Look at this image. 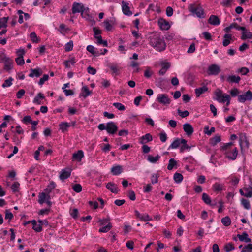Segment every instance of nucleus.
<instances>
[{"mask_svg":"<svg viewBox=\"0 0 252 252\" xmlns=\"http://www.w3.org/2000/svg\"><path fill=\"white\" fill-rule=\"evenodd\" d=\"M112 225L111 223L110 222H109L106 226L101 228L99 229V231L100 232H107L108 231H109L112 228Z\"/></svg>","mask_w":252,"mask_h":252,"instance_id":"c03bdc74","label":"nucleus"},{"mask_svg":"<svg viewBox=\"0 0 252 252\" xmlns=\"http://www.w3.org/2000/svg\"><path fill=\"white\" fill-rule=\"evenodd\" d=\"M232 35L230 34L226 33L223 36V45L224 47L227 46L232 41Z\"/></svg>","mask_w":252,"mask_h":252,"instance_id":"a211bd4d","label":"nucleus"},{"mask_svg":"<svg viewBox=\"0 0 252 252\" xmlns=\"http://www.w3.org/2000/svg\"><path fill=\"white\" fill-rule=\"evenodd\" d=\"M249 72V70L248 68L243 67L241 68H239L236 71L237 73H241L242 75H246Z\"/></svg>","mask_w":252,"mask_h":252,"instance_id":"de8ad7c7","label":"nucleus"},{"mask_svg":"<svg viewBox=\"0 0 252 252\" xmlns=\"http://www.w3.org/2000/svg\"><path fill=\"white\" fill-rule=\"evenodd\" d=\"M38 202L40 204H42L45 202L46 198H47L46 194L44 192L40 193L38 195Z\"/></svg>","mask_w":252,"mask_h":252,"instance_id":"4c0bfd02","label":"nucleus"},{"mask_svg":"<svg viewBox=\"0 0 252 252\" xmlns=\"http://www.w3.org/2000/svg\"><path fill=\"white\" fill-rule=\"evenodd\" d=\"M188 9L189 11L193 15H196L197 17L199 18L204 17L203 9L200 4L196 3L190 4L189 5Z\"/></svg>","mask_w":252,"mask_h":252,"instance_id":"f03ea898","label":"nucleus"},{"mask_svg":"<svg viewBox=\"0 0 252 252\" xmlns=\"http://www.w3.org/2000/svg\"><path fill=\"white\" fill-rule=\"evenodd\" d=\"M177 165V162L174 158H171L169 161L167 169L169 170H171L174 167H176Z\"/></svg>","mask_w":252,"mask_h":252,"instance_id":"2f4dec72","label":"nucleus"},{"mask_svg":"<svg viewBox=\"0 0 252 252\" xmlns=\"http://www.w3.org/2000/svg\"><path fill=\"white\" fill-rule=\"evenodd\" d=\"M220 136L216 135L210 139V144L212 146H215L218 143L220 142Z\"/></svg>","mask_w":252,"mask_h":252,"instance_id":"c9c22d12","label":"nucleus"},{"mask_svg":"<svg viewBox=\"0 0 252 252\" xmlns=\"http://www.w3.org/2000/svg\"><path fill=\"white\" fill-rule=\"evenodd\" d=\"M13 80V79L11 77H9L8 79L4 81V83L2 85V87L3 88H5L11 86L12 84V81Z\"/></svg>","mask_w":252,"mask_h":252,"instance_id":"79ce46f5","label":"nucleus"},{"mask_svg":"<svg viewBox=\"0 0 252 252\" xmlns=\"http://www.w3.org/2000/svg\"><path fill=\"white\" fill-rule=\"evenodd\" d=\"M208 88L204 86L202 87H199L195 89V92L197 97H199L200 94H202L204 92L207 91Z\"/></svg>","mask_w":252,"mask_h":252,"instance_id":"a878e982","label":"nucleus"},{"mask_svg":"<svg viewBox=\"0 0 252 252\" xmlns=\"http://www.w3.org/2000/svg\"><path fill=\"white\" fill-rule=\"evenodd\" d=\"M30 37L33 43H38L40 41L35 32H32L30 34Z\"/></svg>","mask_w":252,"mask_h":252,"instance_id":"49530a36","label":"nucleus"},{"mask_svg":"<svg viewBox=\"0 0 252 252\" xmlns=\"http://www.w3.org/2000/svg\"><path fill=\"white\" fill-rule=\"evenodd\" d=\"M87 50L94 56H97L100 55V53L98 52H96L95 51L94 47L92 45H88L87 47Z\"/></svg>","mask_w":252,"mask_h":252,"instance_id":"72a5a7b5","label":"nucleus"},{"mask_svg":"<svg viewBox=\"0 0 252 252\" xmlns=\"http://www.w3.org/2000/svg\"><path fill=\"white\" fill-rule=\"evenodd\" d=\"M160 158V156L158 155L156 157H153L151 155H149L147 157V160L153 163H156L159 160V159Z\"/></svg>","mask_w":252,"mask_h":252,"instance_id":"bb28decb","label":"nucleus"},{"mask_svg":"<svg viewBox=\"0 0 252 252\" xmlns=\"http://www.w3.org/2000/svg\"><path fill=\"white\" fill-rule=\"evenodd\" d=\"M70 126L69 124L67 122H62L59 124L60 129L64 132L67 130V128Z\"/></svg>","mask_w":252,"mask_h":252,"instance_id":"473e14b6","label":"nucleus"},{"mask_svg":"<svg viewBox=\"0 0 252 252\" xmlns=\"http://www.w3.org/2000/svg\"><path fill=\"white\" fill-rule=\"evenodd\" d=\"M8 17H3L0 19V29L1 28H6L7 27V22Z\"/></svg>","mask_w":252,"mask_h":252,"instance_id":"37998d69","label":"nucleus"},{"mask_svg":"<svg viewBox=\"0 0 252 252\" xmlns=\"http://www.w3.org/2000/svg\"><path fill=\"white\" fill-rule=\"evenodd\" d=\"M113 106L117 108L118 110L121 111H124L126 109L125 106L119 102H115L113 103Z\"/></svg>","mask_w":252,"mask_h":252,"instance_id":"4d7b16f0","label":"nucleus"},{"mask_svg":"<svg viewBox=\"0 0 252 252\" xmlns=\"http://www.w3.org/2000/svg\"><path fill=\"white\" fill-rule=\"evenodd\" d=\"M85 10L84 5L80 3L75 2L73 3L72 7V12L73 14L81 12V16L82 18H86L85 15H87V11Z\"/></svg>","mask_w":252,"mask_h":252,"instance_id":"20e7f679","label":"nucleus"},{"mask_svg":"<svg viewBox=\"0 0 252 252\" xmlns=\"http://www.w3.org/2000/svg\"><path fill=\"white\" fill-rule=\"evenodd\" d=\"M243 141H244L245 143L246 147L248 148L249 143L248 140L247 139V137L245 136H242L239 140V144L241 148H242Z\"/></svg>","mask_w":252,"mask_h":252,"instance_id":"8fccbe9b","label":"nucleus"},{"mask_svg":"<svg viewBox=\"0 0 252 252\" xmlns=\"http://www.w3.org/2000/svg\"><path fill=\"white\" fill-rule=\"evenodd\" d=\"M180 144V138H176L170 145L169 149H176L179 147Z\"/></svg>","mask_w":252,"mask_h":252,"instance_id":"58836bf2","label":"nucleus"},{"mask_svg":"<svg viewBox=\"0 0 252 252\" xmlns=\"http://www.w3.org/2000/svg\"><path fill=\"white\" fill-rule=\"evenodd\" d=\"M106 188L113 193H117L118 192L117 186L113 183L109 182L107 183Z\"/></svg>","mask_w":252,"mask_h":252,"instance_id":"4be33fe9","label":"nucleus"},{"mask_svg":"<svg viewBox=\"0 0 252 252\" xmlns=\"http://www.w3.org/2000/svg\"><path fill=\"white\" fill-rule=\"evenodd\" d=\"M91 94V92L89 90L87 86H83L82 88V93L81 95L86 98L87 96Z\"/></svg>","mask_w":252,"mask_h":252,"instance_id":"7c9ffc66","label":"nucleus"},{"mask_svg":"<svg viewBox=\"0 0 252 252\" xmlns=\"http://www.w3.org/2000/svg\"><path fill=\"white\" fill-rule=\"evenodd\" d=\"M178 113L179 115L182 117V118H185L189 116V112L187 110H185L184 111H182L180 109L178 110Z\"/></svg>","mask_w":252,"mask_h":252,"instance_id":"e2e57ef3","label":"nucleus"},{"mask_svg":"<svg viewBox=\"0 0 252 252\" xmlns=\"http://www.w3.org/2000/svg\"><path fill=\"white\" fill-rule=\"evenodd\" d=\"M242 252H252V244H249L243 248Z\"/></svg>","mask_w":252,"mask_h":252,"instance_id":"5fc2aeb1","label":"nucleus"},{"mask_svg":"<svg viewBox=\"0 0 252 252\" xmlns=\"http://www.w3.org/2000/svg\"><path fill=\"white\" fill-rule=\"evenodd\" d=\"M118 127L113 122L107 123V132L110 134H114L118 131Z\"/></svg>","mask_w":252,"mask_h":252,"instance_id":"1a4fd4ad","label":"nucleus"},{"mask_svg":"<svg viewBox=\"0 0 252 252\" xmlns=\"http://www.w3.org/2000/svg\"><path fill=\"white\" fill-rule=\"evenodd\" d=\"M234 144L232 142L226 143L221 147V150L224 152L229 150H231L230 148Z\"/></svg>","mask_w":252,"mask_h":252,"instance_id":"09e8293b","label":"nucleus"},{"mask_svg":"<svg viewBox=\"0 0 252 252\" xmlns=\"http://www.w3.org/2000/svg\"><path fill=\"white\" fill-rule=\"evenodd\" d=\"M220 72V68L217 64H212L208 67V74L210 75H217Z\"/></svg>","mask_w":252,"mask_h":252,"instance_id":"6e6552de","label":"nucleus"},{"mask_svg":"<svg viewBox=\"0 0 252 252\" xmlns=\"http://www.w3.org/2000/svg\"><path fill=\"white\" fill-rule=\"evenodd\" d=\"M31 73L29 74V76L30 77H39L43 73V71L40 68H37L35 69L31 68L30 69Z\"/></svg>","mask_w":252,"mask_h":252,"instance_id":"9b49d317","label":"nucleus"},{"mask_svg":"<svg viewBox=\"0 0 252 252\" xmlns=\"http://www.w3.org/2000/svg\"><path fill=\"white\" fill-rule=\"evenodd\" d=\"M233 0H223L220 2V4L223 7H230L231 6V3L233 2Z\"/></svg>","mask_w":252,"mask_h":252,"instance_id":"3c124183","label":"nucleus"},{"mask_svg":"<svg viewBox=\"0 0 252 252\" xmlns=\"http://www.w3.org/2000/svg\"><path fill=\"white\" fill-rule=\"evenodd\" d=\"M31 223H32L33 225V229L37 232H40L42 230V227L41 226V225L37 224L36 221L35 220H33L31 221Z\"/></svg>","mask_w":252,"mask_h":252,"instance_id":"c85d7f7f","label":"nucleus"},{"mask_svg":"<svg viewBox=\"0 0 252 252\" xmlns=\"http://www.w3.org/2000/svg\"><path fill=\"white\" fill-rule=\"evenodd\" d=\"M49 79V75L48 74H44L41 78H40L38 84L40 85H42L46 81Z\"/></svg>","mask_w":252,"mask_h":252,"instance_id":"680f3d73","label":"nucleus"},{"mask_svg":"<svg viewBox=\"0 0 252 252\" xmlns=\"http://www.w3.org/2000/svg\"><path fill=\"white\" fill-rule=\"evenodd\" d=\"M237 237L240 241L242 242H245L246 243L251 242V239L248 237V234L245 232H243L241 235L238 234Z\"/></svg>","mask_w":252,"mask_h":252,"instance_id":"412c9836","label":"nucleus"},{"mask_svg":"<svg viewBox=\"0 0 252 252\" xmlns=\"http://www.w3.org/2000/svg\"><path fill=\"white\" fill-rule=\"evenodd\" d=\"M75 63V59L74 57L70 58L68 60L64 61L63 64L65 67L69 68L70 67V64L73 65Z\"/></svg>","mask_w":252,"mask_h":252,"instance_id":"c756f323","label":"nucleus"},{"mask_svg":"<svg viewBox=\"0 0 252 252\" xmlns=\"http://www.w3.org/2000/svg\"><path fill=\"white\" fill-rule=\"evenodd\" d=\"M71 170L70 168H67L62 169L60 175V179L63 181L64 180L68 178L71 175Z\"/></svg>","mask_w":252,"mask_h":252,"instance_id":"9d476101","label":"nucleus"},{"mask_svg":"<svg viewBox=\"0 0 252 252\" xmlns=\"http://www.w3.org/2000/svg\"><path fill=\"white\" fill-rule=\"evenodd\" d=\"M241 38L243 40H246L247 39L252 38V32H250L249 31L246 29V31L242 32V35Z\"/></svg>","mask_w":252,"mask_h":252,"instance_id":"b1692460","label":"nucleus"},{"mask_svg":"<svg viewBox=\"0 0 252 252\" xmlns=\"http://www.w3.org/2000/svg\"><path fill=\"white\" fill-rule=\"evenodd\" d=\"M72 189L76 192L79 193L82 190V187L80 184H76L72 186Z\"/></svg>","mask_w":252,"mask_h":252,"instance_id":"6e6d98bb","label":"nucleus"},{"mask_svg":"<svg viewBox=\"0 0 252 252\" xmlns=\"http://www.w3.org/2000/svg\"><path fill=\"white\" fill-rule=\"evenodd\" d=\"M158 80H159L158 83H159V86L161 88H164L165 84L168 83V81L167 80L163 79V78H159Z\"/></svg>","mask_w":252,"mask_h":252,"instance_id":"0e129e2a","label":"nucleus"},{"mask_svg":"<svg viewBox=\"0 0 252 252\" xmlns=\"http://www.w3.org/2000/svg\"><path fill=\"white\" fill-rule=\"evenodd\" d=\"M215 132V128L212 127L209 130V127L206 126L204 128V132L208 135H210L212 133Z\"/></svg>","mask_w":252,"mask_h":252,"instance_id":"bf43d9fd","label":"nucleus"},{"mask_svg":"<svg viewBox=\"0 0 252 252\" xmlns=\"http://www.w3.org/2000/svg\"><path fill=\"white\" fill-rule=\"evenodd\" d=\"M202 199L205 203L208 205H215L216 204L211 205V200L210 197L205 193H203L202 195Z\"/></svg>","mask_w":252,"mask_h":252,"instance_id":"cd10ccee","label":"nucleus"},{"mask_svg":"<svg viewBox=\"0 0 252 252\" xmlns=\"http://www.w3.org/2000/svg\"><path fill=\"white\" fill-rule=\"evenodd\" d=\"M159 175L158 174H153L151 177V183L152 184H156L158 182V178Z\"/></svg>","mask_w":252,"mask_h":252,"instance_id":"69168bd1","label":"nucleus"},{"mask_svg":"<svg viewBox=\"0 0 252 252\" xmlns=\"http://www.w3.org/2000/svg\"><path fill=\"white\" fill-rule=\"evenodd\" d=\"M241 203L245 209H249L250 208V202L248 200L242 198L241 199Z\"/></svg>","mask_w":252,"mask_h":252,"instance_id":"864d4df0","label":"nucleus"},{"mask_svg":"<svg viewBox=\"0 0 252 252\" xmlns=\"http://www.w3.org/2000/svg\"><path fill=\"white\" fill-rule=\"evenodd\" d=\"M111 172L114 175H119L123 172L122 166L121 165L113 166L111 169Z\"/></svg>","mask_w":252,"mask_h":252,"instance_id":"aec40b11","label":"nucleus"},{"mask_svg":"<svg viewBox=\"0 0 252 252\" xmlns=\"http://www.w3.org/2000/svg\"><path fill=\"white\" fill-rule=\"evenodd\" d=\"M15 61L18 65H22L25 63L23 57H18L15 59Z\"/></svg>","mask_w":252,"mask_h":252,"instance_id":"052dcab7","label":"nucleus"},{"mask_svg":"<svg viewBox=\"0 0 252 252\" xmlns=\"http://www.w3.org/2000/svg\"><path fill=\"white\" fill-rule=\"evenodd\" d=\"M208 22L209 24L212 25H218L220 23L219 18L214 15H211L208 20Z\"/></svg>","mask_w":252,"mask_h":252,"instance_id":"dca6fc26","label":"nucleus"},{"mask_svg":"<svg viewBox=\"0 0 252 252\" xmlns=\"http://www.w3.org/2000/svg\"><path fill=\"white\" fill-rule=\"evenodd\" d=\"M0 62L4 64V69L9 71L12 68L13 61L3 52L0 53Z\"/></svg>","mask_w":252,"mask_h":252,"instance_id":"7ed1b4c3","label":"nucleus"},{"mask_svg":"<svg viewBox=\"0 0 252 252\" xmlns=\"http://www.w3.org/2000/svg\"><path fill=\"white\" fill-rule=\"evenodd\" d=\"M241 80V78L239 76L236 75H229L226 81L230 83H239Z\"/></svg>","mask_w":252,"mask_h":252,"instance_id":"2eb2a0df","label":"nucleus"},{"mask_svg":"<svg viewBox=\"0 0 252 252\" xmlns=\"http://www.w3.org/2000/svg\"><path fill=\"white\" fill-rule=\"evenodd\" d=\"M158 24L162 30H167L170 27L169 22L163 19L159 20Z\"/></svg>","mask_w":252,"mask_h":252,"instance_id":"4468645a","label":"nucleus"},{"mask_svg":"<svg viewBox=\"0 0 252 252\" xmlns=\"http://www.w3.org/2000/svg\"><path fill=\"white\" fill-rule=\"evenodd\" d=\"M156 100L165 106L169 105L171 101L168 95L166 94H158Z\"/></svg>","mask_w":252,"mask_h":252,"instance_id":"39448f33","label":"nucleus"},{"mask_svg":"<svg viewBox=\"0 0 252 252\" xmlns=\"http://www.w3.org/2000/svg\"><path fill=\"white\" fill-rule=\"evenodd\" d=\"M238 100L240 102L244 103L246 101L252 100V92L249 90L244 94L239 95Z\"/></svg>","mask_w":252,"mask_h":252,"instance_id":"423d86ee","label":"nucleus"},{"mask_svg":"<svg viewBox=\"0 0 252 252\" xmlns=\"http://www.w3.org/2000/svg\"><path fill=\"white\" fill-rule=\"evenodd\" d=\"M215 94L216 97V99L218 101H219V102H220V103H224L225 102L224 100H221V99L222 98V97L224 94H222V91H221L220 89H217L215 92Z\"/></svg>","mask_w":252,"mask_h":252,"instance_id":"5701e85b","label":"nucleus"},{"mask_svg":"<svg viewBox=\"0 0 252 252\" xmlns=\"http://www.w3.org/2000/svg\"><path fill=\"white\" fill-rule=\"evenodd\" d=\"M150 44L159 52L164 51L166 47L163 38L158 34H155L150 37Z\"/></svg>","mask_w":252,"mask_h":252,"instance_id":"f257e3e1","label":"nucleus"},{"mask_svg":"<svg viewBox=\"0 0 252 252\" xmlns=\"http://www.w3.org/2000/svg\"><path fill=\"white\" fill-rule=\"evenodd\" d=\"M122 10L125 15H130L132 14V12L129 10L128 4L124 1H122Z\"/></svg>","mask_w":252,"mask_h":252,"instance_id":"6ab92c4d","label":"nucleus"},{"mask_svg":"<svg viewBox=\"0 0 252 252\" xmlns=\"http://www.w3.org/2000/svg\"><path fill=\"white\" fill-rule=\"evenodd\" d=\"M224 249L227 252H229L234 249V246L232 243H229L225 246Z\"/></svg>","mask_w":252,"mask_h":252,"instance_id":"13d9d810","label":"nucleus"},{"mask_svg":"<svg viewBox=\"0 0 252 252\" xmlns=\"http://www.w3.org/2000/svg\"><path fill=\"white\" fill-rule=\"evenodd\" d=\"M73 46V43L72 41H70L69 42L66 43L65 45V51L66 52H69L72 50Z\"/></svg>","mask_w":252,"mask_h":252,"instance_id":"603ef678","label":"nucleus"},{"mask_svg":"<svg viewBox=\"0 0 252 252\" xmlns=\"http://www.w3.org/2000/svg\"><path fill=\"white\" fill-rule=\"evenodd\" d=\"M135 216L140 220L144 221H148L152 220L148 214H141L138 211H135Z\"/></svg>","mask_w":252,"mask_h":252,"instance_id":"f3484780","label":"nucleus"},{"mask_svg":"<svg viewBox=\"0 0 252 252\" xmlns=\"http://www.w3.org/2000/svg\"><path fill=\"white\" fill-rule=\"evenodd\" d=\"M127 196L132 201H134L136 199L135 193L133 190H129Z\"/></svg>","mask_w":252,"mask_h":252,"instance_id":"338daca9","label":"nucleus"},{"mask_svg":"<svg viewBox=\"0 0 252 252\" xmlns=\"http://www.w3.org/2000/svg\"><path fill=\"white\" fill-rule=\"evenodd\" d=\"M109 67L113 71L114 73L118 74L120 67L117 64H110L108 65Z\"/></svg>","mask_w":252,"mask_h":252,"instance_id":"e433bc0d","label":"nucleus"},{"mask_svg":"<svg viewBox=\"0 0 252 252\" xmlns=\"http://www.w3.org/2000/svg\"><path fill=\"white\" fill-rule=\"evenodd\" d=\"M20 184L18 182H14L11 186V189L13 192L18 191V188H19Z\"/></svg>","mask_w":252,"mask_h":252,"instance_id":"774afa93","label":"nucleus"},{"mask_svg":"<svg viewBox=\"0 0 252 252\" xmlns=\"http://www.w3.org/2000/svg\"><path fill=\"white\" fill-rule=\"evenodd\" d=\"M183 129L188 136H191L193 132V128L189 123H186L183 125Z\"/></svg>","mask_w":252,"mask_h":252,"instance_id":"f8f14e48","label":"nucleus"},{"mask_svg":"<svg viewBox=\"0 0 252 252\" xmlns=\"http://www.w3.org/2000/svg\"><path fill=\"white\" fill-rule=\"evenodd\" d=\"M111 23L109 22L108 20H105L104 22V24L105 27V29L107 31H110L112 29L113 26L112 24H113V21H110Z\"/></svg>","mask_w":252,"mask_h":252,"instance_id":"a18cd8bd","label":"nucleus"},{"mask_svg":"<svg viewBox=\"0 0 252 252\" xmlns=\"http://www.w3.org/2000/svg\"><path fill=\"white\" fill-rule=\"evenodd\" d=\"M238 151L237 148L235 147L232 150H229L225 151L226 157L229 159L234 160L236 159L238 155Z\"/></svg>","mask_w":252,"mask_h":252,"instance_id":"0eeeda50","label":"nucleus"},{"mask_svg":"<svg viewBox=\"0 0 252 252\" xmlns=\"http://www.w3.org/2000/svg\"><path fill=\"white\" fill-rule=\"evenodd\" d=\"M174 180L177 183H181L183 180V176L181 173H175L174 175Z\"/></svg>","mask_w":252,"mask_h":252,"instance_id":"f704fd0d","label":"nucleus"},{"mask_svg":"<svg viewBox=\"0 0 252 252\" xmlns=\"http://www.w3.org/2000/svg\"><path fill=\"white\" fill-rule=\"evenodd\" d=\"M152 136L150 133H147L139 139V143L141 144H145L146 143L152 140Z\"/></svg>","mask_w":252,"mask_h":252,"instance_id":"ddd939ff","label":"nucleus"},{"mask_svg":"<svg viewBox=\"0 0 252 252\" xmlns=\"http://www.w3.org/2000/svg\"><path fill=\"white\" fill-rule=\"evenodd\" d=\"M224 186L223 184H220L218 183H216L213 185V189L215 191H220L223 189Z\"/></svg>","mask_w":252,"mask_h":252,"instance_id":"ea45409f","label":"nucleus"},{"mask_svg":"<svg viewBox=\"0 0 252 252\" xmlns=\"http://www.w3.org/2000/svg\"><path fill=\"white\" fill-rule=\"evenodd\" d=\"M83 152L81 150L78 151L77 153L73 154L72 158L74 160L80 161L82 158L83 157Z\"/></svg>","mask_w":252,"mask_h":252,"instance_id":"393cba45","label":"nucleus"},{"mask_svg":"<svg viewBox=\"0 0 252 252\" xmlns=\"http://www.w3.org/2000/svg\"><path fill=\"white\" fill-rule=\"evenodd\" d=\"M221 222L224 226H228L231 224V221L230 218L226 216L221 219Z\"/></svg>","mask_w":252,"mask_h":252,"instance_id":"a19ab883","label":"nucleus"}]
</instances>
